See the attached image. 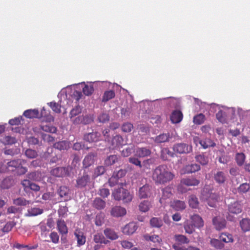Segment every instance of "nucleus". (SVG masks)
<instances>
[{
	"label": "nucleus",
	"instance_id": "nucleus-25",
	"mask_svg": "<svg viewBox=\"0 0 250 250\" xmlns=\"http://www.w3.org/2000/svg\"><path fill=\"white\" fill-rule=\"evenodd\" d=\"M170 206L177 211L183 210L186 208L185 202L180 200H174L171 202Z\"/></svg>",
	"mask_w": 250,
	"mask_h": 250
},
{
	"label": "nucleus",
	"instance_id": "nucleus-55",
	"mask_svg": "<svg viewBox=\"0 0 250 250\" xmlns=\"http://www.w3.org/2000/svg\"><path fill=\"white\" fill-rule=\"evenodd\" d=\"M13 204L17 206H26L29 204V201L22 197H19L13 200Z\"/></svg>",
	"mask_w": 250,
	"mask_h": 250
},
{
	"label": "nucleus",
	"instance_id": "nucleus-62",
	"mask_svg": "<svg viewBox=\"0 0 250 250\" xmlns=\"http://www.w3.org/2000/svg\"><path fill=\"white\" fill-rule=\"evenodd\" d=\"M25 154L27 157L30 159H33L38 156L37 152L33 149H28L25 151Z\"/></svg>",
	"mask_w": 250,
	"mask_h": 250
},
{
	"label": "nucleus",
	"instance_id": "nucleus-13",
	"mask_svg": "<svg viewBox=\"0 0 250 250\" xmlns=\"http://www.w3.org/2000/svg\"><path fill=\"white\" fill-rule=\"evenodd\" d=\"M200 166L196 164H191L185 166L181 170V174H189L200 170Z\"/></svg>",
	"mask_w": 250,
	"mask_h": 250
},
{
	"label": "nucleus",
	"instance_id": "nucleus-63",
	"mask_svg": "<svg viewBox=\"0 0 250 250\" xmlns=\"http://www.w3.org/2000/svg\"><path fill=\"white\" fill-rule=\"evenodd\" d=\"M43 212V209L39 208H32L28 210V213L30 216H36L42 214Z\"/></svg>",
	"mask_w": 250,
	"mask_h": 250
},
{
	"label": "nucleus",
	"instance_id": "nucleus-24",
	"mask_svg": "<svg viewBox=\"0 0 250 250\" xmlns=\"http://www.w3.org/2000/svg\"><path fill=\"white\" fill-rule=\"evenodd\" d=\"M96 155L93 153H90L86 155L83 160V165L84 167H88L94 163V158Z\"/></svg>",
	"mask_w": 250,
	"mask_h": 250
},
{
	"label": "nucleus",
	"instance_id": "nucleus-50",
	"mask_svg": "<svg viewBox=\"0 0 250 250\" xmlns=\"http://www.w3.org/2000/svg\"><path fill=\"white\" fill-rule=\"evenodd\" d=\"M14 247L18 249H21V248H26L28 250H32L36 249L38 247V245L35 244L33 246H29L27 245H22L19 243H16L14 244Z\"/></svg>",
	"mask_w": 250,
	"mask_h": 250
},
{
	"label": "nucleus",
	"instance_id": "nucleus-15",
	"mask_svg": "<svg viewBox=\"0 0 250 250\" xmlns=\"http://www.w3.org/2000/svg\"><path fill=\"white\" fill-rule=\"evenodd\" d=\"M138 229L136 223L132 222L126 224L122 229L123 232L126 235H131L134 233Z\"/></svg>",
	"mask_w": 250,
	"mask_h": 250
},
{
	"label": "nucleus",
	"instance_id": "nucleus-29",
	"mask_svg": "<svg viewBox=\"0 0 250 250\" xmlns=\"http://www.w3.org/2000/svg\"><path fill=\"white\" fill-rule=\"evenodd\" d=\"M151 206V203L150 201L144 200L140 203L139 208L141 211L146 212L149 210Z\"/></svg>",
	"mask_w": 250,
	"mask_h": 250
},
{
	"label": "nucleus",
	"instance_id": "nucleus-11",
	"mask_svg": "<svg viewBox=\"0 0 250 250\" xmlns=\"http://www.w3.org/2000/svg\"><path fill=\"white\" fill-rule=\"evenodd\" d=\"M101 134L98 132H93L84 135L83 139L89 143L97 142L101 140Z\"/></svg>",
	"mask_w": 250,
	"mask_h": 250
},
{
	"label": "nucleus",
	"instance_id": "nucleus-19",
	"mask_svg": "<svg viewBox=\"0 0 250 250\" xmlns=\"http://www.w3.org/2000/svg\"><path fill=\"white\" fill-rule=\"evenodd\" d=\"M151 153V150L147 147H138L135 151V156L139 158H144L150 156Z\"/></svg>",
	"mask_w": 250,
	"mask_h": 250
},
{
	"label": "nucleus",
	"instance_id": "nucleus-6",
	"mask_svg": "<svg viewBox=\"0 0 250 250\" xmlns=\"http://www.w3.org/2000/svg\"><path fill=\"white\" fill-rule=\"evenodd\" d=\"M153 192L152 187L148 184H146L139 188L137 195L141 199L149 198L152 196Z\"/></svg>",
	"mask_w": 250,
	"mask_h": 250
},
{
	"label": "nucleus",
	"instance_id": "nucleus-18",
	"mask_svg": "<svg viewBox=\"0 0 250 250\" xmlns=\"http://www.w3.org/2000/svg\"><path fill=\"white\" fill-rule=\"evenodd\" d=\"M124 142L123 138L121 135H117L112 139L110 147L112 149L119 148L124 145Z\"/></svg>",
	"mask_w": 250,
	"mask_h": 250
},
{
	"label": "nucleus",
	"instance_id": "nucleus-22",
	"mask_svg": "<svg viewBox=\"0 0 250 250\" xmlns=\"http://www.w3.org/2000/svg\"><path fill=\"white\" fill-rule=\"evenodd\" d=\"M214 179L215 181L219 184H224L227 180V177L223 171H217L214 175Z\"/></svg>",
	"mask_w": 250,
	"mask_h": 250
},
{
	"label": "nucleus",
	"instance_id": "nucleus-31",
	"mask_svg": "<svg viewBox=\"0 0 250 250\" xmlns=\"http://www.w3.org/2000/svg\"><path fill=\"white\" fill-rule=\"evenodd\" d=\"M174 240L176 242L175 244L179 245L188 244L189 242V239L186 236L181 234L175 235Z\"/></svg>",
	"mask_w": 250,
	"mask_h": 250
},
{
	"label": "nucleus",
	"instance_id": "nucleus-27",
	"mask_svg": "<svg viewBox=\"0 0 250 250\" xmlns=\"http://www.w3.org/2000/svg\"><path fill=\"white\" fill-rule=\"evenodd\" d=\"M57 229L59 232L62 234L68 233V229L64 220H58L57 222Z\"/></svg>",
	"mask_w": 250,
	"mask_h": 250
},
{
	"label": "nucleus",
	"instance_id": "nucleus-47",
	"mask_svg": "<svg viewBox=\"0 0 250 250\" xmlns=\"http://www.w3.org/2000/svg\"><path fill=\"white\" fill-rule=\"evenodd\" d=\"M93 240L96 243L106 244L107 241L102 233H97L94 235Z\"/></svg>",
	"mask_w": 250,
	"mask_h": 250
},
{
	"label": "nucleus",
	"instance_id": "nucleus-46",
	"mask_svg": "<svg viewBox=\"0 0 250 250\" xmlns=\"http://www.w3.org/2000/svg\"><path fill=\"white\" fill-rule=\"evenodd\" d=\"M54 148L60 150L67 149L68 147V144L66 141H60L54 144Z\"/></svg>",
	"mask_w": 250,
	"mask_h": 250
},
{
	"label": "nucleus",
	"instance_id": "nucleus-34",
	"mask_svg": "<svg viewBox=\"0 0 250 250\" xmlns=\"http://www.w3.org/2000/svg\"><path fill=\"white\" fill-rule=\"evenodd\" d=\"M118 160V158L116 155H111L105 159L104 164L106 167L110 166L117 162Z\"/></svg>",
	"mask_w": 250,
	"mask_h": 250
},
{
	"label": "nucleus",
	"instance_id": "nucleus-32",
	"mask_svg": "<svg viewBox=\"0 0 250 250\" xmlns=\"http://www.w3.org/2000/svg\"><path fill=\"white\" fill-rule=\"evenodd\" d=\"M240 226L244 232L250 230V219L244 218L240 222Z\"/></svg>",
	"mask_w": 250,
	"mask_h": 250
},
{
	"label": "nucleus",
	"instance_id": "nucleus-35",
	"mask_svg": "<svg viewBox=\"0 0 250 250\" xmlns=\"http://www.w3.org/2000/svg\"><path fill=\"white\" fill-rule=\"evenodd\" d=\"M93 207L97 209H104L105 206V202L100 198H96L93 201Z\"/></svg>",
	"mask_w": 250,
	"mask_h": 250
},
{
	"label": "nucleus",
	"instance_id": "nucleus-2",
	"mask_svg": "<svg viewBox=\"0 0 250 250\" xmlns=\"http://www.w3.org/2000/svg\"><path fill=\"white\" fill-rule=\"evenodd\" d=\"M26 161L21 159H14L7 162L8 170L10 172H16L18 175H24L27 172V168L22 165Z\"/></svg>",
	"mask_w": 250,
	"mask_h": 250
},
{
	"label": "nucleus",
	"instance_id": "nucleus-4",
	"mask_svg": "<svg viewBox=\"0 0 250 250\" xmlns=\"http://www.w3.org/2000/svg\"><path fill=\"white\" fill-rule=\"evenodd\" d=\"M200 184V180L193 177H188L181 179L180 184L177 186V190L181 193H185L187 191V188L184 186L188 187L196 186Z\"/></svg>",
	"mask_w": 250,
	"mask_h": 250
},
{
	"label": "nucleus",
	"instance_id": "nucleus-40",
	"mask_svg": "<svg viewBox=\"0 0 250 250\" xmlns=\"http://www.w3.org/2000/svg\"><path fill=\"white\" fill-rule=\"evenodd\" d=\"M188 204L189 206L192 208H197L199 204L197 197L194 195L189 196Z\"/></svg>",
	"mask_w": 250,
	"mask_h": 250
},
{
	"label": "nucleus",
	"instance_id": "nucleus-7",
	"mask_svg": "<svg viewBox=\"0 0 250 250\" xmlns=\"http://www.w3.org/2000/svg\"><path fill=\"white\" fill-rule=\"evenodd\" d=\"M228 211L229 214H238L242 211V207L240 202L234 201L228 206ZM228 220L232 221L234 218L230 214L227 216Z\"/></svg>",
	"mask_w": 250,
	"mask_h": 250
},
{
	"label": "nucleus",
	"instance_id": "nucleus-51",
	"mask_svg": "<svg viewBox=\"0 0 250 250\" xmlns=\"http://www.w3.org/2000/svg\"><path fill=\"white\" fill-rule=\"evenodd\" d=\"M163 196L164 199L168 198L171 197L172 194V188L170 187H167L162 189Z\"/></svg>",
	"mask_w": 250,
	"mask_h": 250
},
{
	"label": "nucleus",
	"instance_id": "nucleus-8",
	"mask_svg": "<svg viewBox=\"0 0 250 250\" xmlns=\"http://www.w3.org/2000/svg\"><path fill=\"white\" fill-rule=\"evenodd\" d=\"M172 148L174 152L178 154L188 153L192 151V150L191 146H189L185 143L175 144L173 146Z\"/></svg>",
	"mask_w": 250,
	"mask_h": 250
},
{
	"label": "nucleus",
	"instance_id": "nucleus-56",
	"mask_svg": "<svg viewBox=\"0 0 250 250\" xmlns=\"http://www.w3.org/2000/svg\"><path fill=\"white\" fill-rule=\"evenodd\" d=\"M82 111V108L80 106H76L75 108H73L70 112L69 117L70 119L74 118L75 116L79 114Z\"/></svg>",
	"mask_w": 250,
	"mask_h": 250
},
{
	"label": "nucleus",
	"instance_id": "nucleus-41",
	"mask_svg": "<svg viewBox=\"0 0 250 250\" xmlns=\"http://www.w3.org/2000/svg\"><path fill=\"white\" fill-rule=\"evenodd\" d=\"M144 238L146 241H150L153 243H160L162 239L158 235H149V234H145L144 236Z\"/></svg>",
	"mask_w": 250,
	"mask_h": 250
},
{
	"label": "nucleus",
	"instance_id": "nucleus-5",
	"mask_svg": "<svg viewBox=\"0 0 250 250\" xmlns=\"http://www.w3.org/2000/svg\"><path fill=\"white\" fill-rule=\"evenodd\" d=\"M54 121L53 117L51 115H48L46 117L42 118V122L40 125V129L46 132L52 133H56L57 128L50 125V123Z\"/></svg>",
	"mask_w": 250,
	"mask_h": 250
},
{
	"label": "nucleus",
	"instance_id": "nucleus-3",
	"mask_svg": "<svg viewBox=\"0 0 250 250\" xmlns=\"http://www.w3.org/2000/svg\"><path fill=\"white\" fill-rule=\"evenodd\" d=\"M114 199L117 201L122 200L124 203H128L132 200V195L123 187L116 188L112 193Z\"/></svg>",
	"mask_w": 250,
	"mask_h": 250
},
{
	"label": "nucleus",
	"instance_id": "nucleus-37",
	"mask_svg": "<svg viewBox=\"0 0 250 250\" xmlns=\"http://www.w3.org/2000/svg\"><path fill=\"white\" fill-rule=\"evenodd\" d=\"M170 138L169 133H163L157 136L155 139V142L162 143L169 141Z\"/></svg>",
	"mask_w": 250,
	"mask_h": 250
},
{
	"label": "nucleus",
	"instance_id": "nucleus-23",
	"mask_svg": "<svg viewBox=\"0 0 250 250\" xmlns=\"http://www.w3.org/2000/svg\"><path fill=\"white\" fill-rule=\"evenodd\" d=\"M190 219L192 221V224L195 227L200 228L203 227L204 221L199 215L194 214L191 216Z\"/></svg>",
	"mask_w": 250,
	"mask_h": 250
},
{
	"label": "nucleus",
	"instance_id": "nucleus-9",
	"mask_svg": "<svg viewBox=\"0 0 250 250\" xmlns=\"http://www.w3.org/2000/svg\"><path fill=\"white\" fill-rule=\"evenodd\" d=\"M21 184L25 191H27L29 189H30L37 192L40 190V187L38 185L31 182L29 180H23L21 182Z\"/></svg>",
	"mask_w": 250,
	"mask_h": 250
},
{
	"label": "nucleus",
	"instance_id": "nucleus-21",
	"mask_svg": "<svg viewBox=\"0 0 250 250\" xmlns=\"http://www.w3.org/2000/svg\"><path fill=\"white\" fill-rule=\"evenodd\" d=\"M14 180L12 177L8 176L5 178L1 182L0 188L1 189H8L14 185Z\"/></svg>",
	"mask_w": 250,
	"mask_h": 250
},
{
	"label": "nucleus",
	"instance_id": "nucleus-36",
	"mask_svg": "<svg viewBox=\"0 0 250 250\" xmlns=\"http://www.w3.org/2000/svg\"><path fill=\"white\" fill-rule=\"evenodd\" d=\"M115 96V93L114 90L105 91L102 97V102H106L109 100L114 98Z\"/></svg>",
	"mask_w": 250,
	"mask_h": 250
},
{
	"label": "nucleus",
	"instance_id": "nucleus-10",
	"mask_svg": "<svg viewBox=\"0 0 250 250\" xmlns=\"http://www.w3.org/2000/svg\"><path fill=\"white\" fill-rule=\"evenodd\" d=\"M50 173L57 177H63L69 175V170L68 167H57L51 169Z\"/></svg>",
	"mask_w": 250,
	"mask_h": 250
},
{
	"label": "nucleus",
	"instance_id": "nucleus-14",
	"mask_svg": "<svg viewBox=\"0 0 250 250\" xmlns=\"http://www.w3.org/2000/svg\"><path fill=\"white\" fill-rule=\"evenodd\" d=\"M74 235L77 239L78 246L80 247L85 244L86 242V236L81 229H76L74 231Z\"/></svg>",
	"mask_w": 250,
	"mask_h": 250
},
{
	"label": "nucleus",
	"instance_id": "nucleus-49",
	"mask_svg": "<svg viewBox=\"0 0 250 250\" xmlns=\"http://www.w3.org/2000/svg\"><path fill=\"white\" fill-rule=\"evenodd\" d=\"M83 92L86 96L91 95L94 92L93 85L92 84H85L83 88Z\"/></svg>",
	"mask_w": 250,
	"mask_h": 250
},
{
	"label": "nucleus",
	"instance_id": "nucleus-26",
	"mask_svg": "<svg viewBox=\"0 0 250 250\" xmlns=\"http://www.w3.org/2000/svg\"><path fill=\"white\" fill-rule=\"evenodd\" d=\"M182 113L179 110L174 111L170 116L171 121L174 124L179 123L182 121Z\"/></svg>",
	"mask_w": 250,
	"mask_h": 250
},
{
	"label": "nucleus",
	"instance_id": "nucleus-52",
	"mask_svg": "<svg viewBox=\"0 0 250 250\" xmlns=\"http://www.w3.org/2000/svg\"><path fill=\"white\" fill-rule=\"evenodd\" d=\"M105 171L104 167L100 166L97 167L95 169L93 176L95 178L103 175Z\"/></svg>",
	"mask_w": 250,
	"mask_h": 250
},
{
	"label": "nucleus",
	"instance_id": "nucleus-48",
	"mask_svg": "<svg viewBox=\"0 0 250 250\" xmlns=\"http://www.w3.org/2000/svg\"><path fill=\"white\" fill-rule=\"evenodd\" d=\"M250 189V185L245 183L241 184L238 188L239 193L243 194L247 193Z\"/></svg>",
	"mask_w": 250,
	"mask_h": 250
},
{
	"label": "nucleus",
	"instance_id": "nucleus-58",
	"mask_svg": "<svg viewBox=\"0 0 250 250\" xmlns=\"http://www.w3.org/2000/svg\"><path fill=\"white\" fill-rule=\"evenodd\" d=\"M217 119L221 123H224L226 122V115L225 112L220 110L216 114Z\"/></svg>",
	"mask_w": 250,
	"mask_h": 250
},
{
	"label": "nucleus",
	"instance_id": "nucleus-12",
	"mask_svg": "<svg viewBox=\"0 0 250 250\" xmlns=\"http://www.w3.org/2000/svg\"><path fill=\"white\" fill-rule=\"evenodd\" d=\"M90 176L86 173H84L83 176L77 178L76 187L78 188H83L90 182Z\"/></svg>",
	"mask_w": 250,
	"mask_h": 250
},
{
	"label": "nucleus",
	"instance_id": "nucleus-57",
	"mask_svg": "<svg viewBox=\"0 0 250 250\" xmlns=\"http://www.w3.org/2000/svg\"><path fill=\"white\" fill-rule=\"evenodd\" d=\"M205 120V115L200 113L193 118V122L196 125H201L203 124Z\"/></svg>",
	"mask_w": 250,
	"mask_h": 250
},
{
	"label": "nucleus",
	"instance_id": "nucleus-43",
	"mask_svg": "<svg viewBox=\"0 0 250 250\" xmlns=\"http://www.w3.org/2000/svg\"><path fill=\"white\" fill-rule=\"evenodd\" d=\"M235 159L237 165L242 166L244 165L246 156L243 153H237Z\"/></svg>",
	"mask_w": 250,
	"mask_h": 250
},
{
	"label": "nucleus",
	"instance_id": "nucleus-39",
	"mask_svg": "<svg viewBox=\"0 0 250 250\" xmlns=\"http://www.w3.org/2000/svg\"><path fill=\"white\" fill-rule=\"evenodd\" d=\"M104 234L107 238L111 240H115L118 237V235L113 230L108 228L104 229Z\"/></svg>",
	"mask_w": 250,
	"mask_h": 250
},
{
	"label": "nucleus",
	"instance_id": "nucleus-64",
	"mask_svg": "<svg viewBox=\"0 0 250 250\" xmlns=\"http://www.w3.org/2000/svg\"><path fill=\"white\" fill-rule=\"evenodd\" d=\"M128 161L129 163L136 166H138L140 168L142 167L141 161H140L137 158L131 157L129 158Z\"/></svg>",
	"mask_w": 250,
	"mask_h": 250
},
{
	"label": "nucleus",
	"instance_id": "nucleus-61",
	"mask_svg": "<svg viewBox=\"0 0 250 250\" xmlns=\"http://www.w3.org/2000/svg\"><path fill=\"white\" fill-rule=\"evenodd\" d=\"M50 107L52 108V109L56 113H61V106L59 104L56 102H50L49 104Z\"/></svg>",
	"mask_w": 250,
	"mask_h": 250
},
{
	"label": "nucleus",
	"instance_id": "nucleus-17",
	"mask_svg": "<svg viewBox=\"0 0 250 250\" xmlns=\"http://www.w3.org/2000/svg\"><path fill=\"white\" fill-rule=\"evenodd\" d=\"M59 196L63 198L64 201H67L71 198L70 189L65 186H61L58 190Z\"/></svg>",
	"mask_w": 250,
	"mask_h": 250
},
{
	"label": "nucleus",
	"instance_id": "nucleus-45",
	"mask_svg": "<svg viewBox=\"0 0 250 250\" xmlns=\"http://www.w3.org/2000/svg\"><path fill=\"white\" fill-rule=\"evenodd\" d=\"M220 240L225 243L233 242V239L231 234L227 233H222L220 235Z\"/></svg>",
	"mask_w": 250,
	"mask_h": 250
},
{
	"label": "nucleus",
	"instance_id": "nucleus-1",
	"mask_svg": "<svg viewBox=\"0 0 250 250\" xmlns=\"http://www.w3.org/2000/svg\"><path fill=\"white\" fill-rule=\"evenodd\" d=\"M174 177V173L165 165H160L152 171V178L156 184H165L172 180Z\"/></svg>",
	"mask_w": 250,
	"mask_h": 250
},
{
	"label": "nucleus",
	"instance_id": "nucleus-16",
	"mask_svg": "<svg viewBox=\"0 0 250 250\" xmlns=\"http://www.w3.org/2000/svg\"><path fill=\"white\" fill-rule=\"evenodd\" d=\"M126 213V209L121 206H115L110 211L111 215L115 217H122Z\"/></svg>",
	"mask_w": 250,
	"mask_h": 250
},
{
	"label": "nucleus",
	"instance_id": "nucleus-30",
	"mask_svg": "<svg viewBox=\"0 0 250 250\" xmlns=\"http://www.w3.org/2000/svg\"><path fill=\"white\" fill-rule=\"evenodd\" d=\"M39 115V111L35 109L26 110L23 113V115L25 117L29 119L38 118Z\"/></svg>",
	"mask_w": 250,
	"mask_h": 250
},
{
	"label": "nucleus",
	"instance_id": "nucleus-54",
	"mask_svg": "<svg viewBox=\"0 0 250 250\" xmlns=\"http://www.w3.org/2000/svg\"><path fill=\"white\" fill-rule=\"evenodd\" d=\"M221 241V240L218 239H212L210 240V244L216 249L221 250L224 246V245Z\"/></svg>",
	"mask_w": 250,
	"mask_h": 250
},
{
	"label": "nucleus",
	"instance_id": "nucleus-53",
	"mask_svg": "<svg viewBox=\"0 0 250 250\" xmlns=\"http://www.w3.org/2000/svg\"><path fill=\"white\" fill-rule=\"evenodd\" d=\"M196 161L202 165H206L208 162V158L204 155H198L195 157Z\"/></svg>",
	"mask_w": 250,
	"mask_h": 250
},
{
	"label": "nucleus",
	"instance_id": "nucleus-59",
	"mask_svg": "<svg viewBox=\"0 0 250 250\" xmlns=\"http://www.w3.org/2000/svg\"><path fill=\"white\" fill-rule=\"evenodd\" d=\"M133 128V125L132 124L130 123H124L122 127V130L124 132H130Z\"/></svg>",
	"mask_w": 250,
	"mask_h": 250
},
{
	"label": "nucleus",
	"instance_id": "nucleus-44",
	"mask_svg": "<svg viewBox=\"0 0 250 250\" xmlns=\"http://www.w3.org/2000/svg\"><path fill=\"white\" fill-rule=\"evenodd\" d=\"M194 227V225L188 221H187L184 223V228L187 233L192 234L195 231Z\"/></svg>",
	"mask_w": 250,
	"mask_h": 250
},
{
	"label": "nucleus",
	"instance_id": "nucleus-28",
	"mask_svg": "<svg viewBox=\"0 0 250 250\" xmlns=\"http://www.w3.org/2000/svg\"><path fill=\"white\" fill-rule=\"evenodd\" d=\"M28 180L35 181H41L42 180V175L41 172L38 171L30 172L27 174Z\"/></svg>",
	"mask_w": 250,
	"mask_h": 250
},
{
	"label": "nucleus",
	"instance_id": "nucleus-60",
	"mask_svg": "<svg viewBox=\"0 0 250 250\" xmlns=\"http://www.w3.org/2000/svg\"><path fill=\"white\" fill-rule=\"evenodd\" d=\"M104 221V214L103 213H99L97 214L95 218V224L97 226H101Z\"/></svg>",
	"mask_w": 250,
	"mask_h": 250
},
{
	"label": "nucleus",
	"instance_id": "nucleus-42",
	"mask_svg": "<svg viewBox=\"0 0 250 250\" xmlns=\"http://www.w3.org/2000/svg\"><path fill=\"white\" fill-rule=\"evenodd\" d=\"M200 144L204 148H207L215 146V143L209 138H206L204 140H201Z\"/></svg>",
	"mask_w": 250,
	"mask_h": 250
},
{
	"label": "nucleus",
	"instance_id": "nucleus-33",
	"mask_svg": "<svg viewBox=\"0 0 250 250\" xmlns=\"http://www.w3.org/2000/svg\"><path fill=\"white\" fill-rule=\"evenodd\" d=\"M174 154L168 148H163L161 151V157L164 160H167L168 157H173Z\"/></svg>",
	"mask_w": 250,
	"mask_h": 250
},
{
	"label": "nucleus",
	"instance_id": "nucleus-38",
	"mask_svg": "<svg viewBox=\"0 0 250 250\" xmlns=\"http://www.w3.org/2000/svg\"><path fill=\"white\" fill-rule=\"evenodd\" d=\"M150 224L153 228H160L163 226V222L160 218L153 217L150 220Z\"/></svg>",
	"mask_w": 250,
	"mask_h": 250
},
{
	"label": "nucleus",
	"instance_id": "nucleus-20",
	"mask_svg": "<svg viewBox=\"0 0 250 250\" xmlns=\"http://www.w3.org/2000/svg\"><path fill=\"white\" fill-rule=\"evenodd\" d=\"M213 224L217 230H221L226 227V221L220 217H215L212 219Z\"/></svg>",
	"mask_w": 250,
	"mask_h": 250
}]
</instances>
